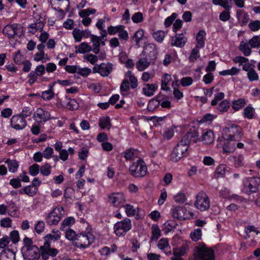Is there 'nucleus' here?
<instances>
[{
  "label": "nucleus",
  "mask_w": 260,
  "mask_h": 260,
  "mask_svg": "<svg viewBox=\"0 0 260 260\" xmlns=\"http://www.w3.org/2000/svg\"><path fill=\"white\" fill-rule=\"evenodd\" d=\"M142 53L149 60L150 62H153L154 63L158 54L156 45L153 43L146 45Z\"/></svg>",
  "instance_id": "9b49d317"
},
{
  "label": "nucleus",
  "mask_w": 260,
  "mask_h": 260,
  "mask_svg": "<svg viewBox=\"0 0 260 260\" xmlns=\"http://www.w3.org/2000/svg\"><path fill=\"white\" fill-rule=\"evenodd\" d=\"M22 255L24 259L28 260L38 259L41 255V250L35 245L30 247H23Z\"/></svg>",
  "instance_id": "6e6552de"
},
{
  "label": "nucleus",
  "mask_w": 260,
  "mask_h": 260,
  "mask_svg": "<svg viewBox=\"0 0 260 260\" xmlns=\"http://www.w3.org/2000/svg\"><path fill=\"white\" fill-rule=\"evenodd\" d=\"M61 218V214L58 208H54L46 218V223L49 225H56Z\"/></svg>",
  "instance_id": "2eb2a0df"
},
{
  "label": "nucleus",
  "mask_w": 260,
  "mask_h": 260,
  "mask_svg": "<svg viewBox=\"0 0 260 260\" xmlns=\"http://www.w3.org/2000/svg\"><path fill=\"white\" fill-rule=\"evenodd\" d=\"M199 48L198 47H195L190 53L189 57V60L190 62H194L200 56Z\"/></svg>",
  "instance_id": "a19ab883"
},
{
  "label": "nucleus",
  "mask_w": 260,
  "mask_h": 260,
  "mask_svg": "<svg viewBox=\"0 0 260 260\" xmlns=\"http://www.w3.org/2000/svg\"><path fill=\"white\" fill-rule=\"evenodd\" d=\"M124 208L127 216H133L136 214V210L132 205L126 204L124 206Z\"/></svg>",
  "instance_id": "0e129e2a"
},
{
  "label": "nucleus",
  "mask_w": 260,
  "mask_h": 260,
  "mask_svg": "<svg viewBox=\"0 0 260 260\" xmlns=\"http://www.w3.org/2000/svg\"><path fill=\"white\" fill-rule=\"evenodd\" d=\"M60 238V233L58 230H53L52 233L47 235L45 238L46 241L58 240Z\"/></svg>",
  "instance_id": "e433bc0d"
},
{
  "label": "nucleus",
  "mask_w": 260,
  "mask_h": 260,
  "mask_svg": "<svg viewBox=\"0 0 260 260\" xmlns=\"http://www.w3.org/2000/svg\"><path fill=\"white\" fill-rule=\"evenodd\" d=\"M38 189L33 186L29 185L23 188L24 193L29 197H34L37 192Z\"/></svg>",
  "instance_id": "ea45409f"
},
{
  "label": "nucleus",
  "mask_w": 260,
  "mask_h": 260,
  "mask_svg": "<svg viewBox=\"0 0 260 260\" xmlns=\"http://www.w3.org/2000/svg\"><path fill=\"white\" fill-rule=\"evenodd\" d=\"M131 174L135 177H143L147 172V168L145 162L141 158L134 162L129 167Z\"/></svg>",
  "instance_id": "7ed1b4c3"
},
{
  "label": "nucleus",
  "mask_w": 260,
  "mask_h": 260,
  "mask_svg": "<svg viewBox=\"0 0 260 260\" xmlns=\"http://www.w3.org/2000/svg\"><path fill=\"white\" fill-rule=\"evenodd\" d=\"M32 118L38 124H44L46 122L51 119L50 112L42 108H37L34 113Z\"/></svg>",
  "instance_id": "1a4fd4ad"
},
{
  "label": "nucleus",
  "mask_w": 260,
  "mask_h": 260,
  "mask_svg": "<svg viewBox=\"0 0 260 260\" xmlns=\"http://www.w3.org/2000/svg\"><path fill=\"white\" fill-rule=\"evenodd\" d=\"M177 14L175 13H173L170 16L168 17L165 21V25L166 27H168L171 25L173 22L176 18Z\"/></svg>",
  "instance_id": "bf43d9fd"
},
{
  "label": "nucleus",
  "mask_w": 260,
  "mask_h": 260,
  "mask_svg": "<svg viewBox=\"0 0 260 260\" xmlns=\"http://www.w3.org/2000/svg\"><path fill=\"white\" fill-rule=\"evenodd\" d=\"M113 64L111 63H102L100 65L96 64L93 68V73H99L101 76H108L112 71Z\"/></svg>",
  "instance_id": "f8f14e48"
},
{
  "label": "nucleus",
  "mask_w": 260,
  "mask_h": 260,
  "mask_svg": "<svg viewBox=\"0 0 260 260\" xmlns=\"http://www.w3.org/2000/svg\"><path fill=\"white\" fill-rule=\"evenodd\" d=\"M41 256L43 260H48L49 256H55L58 253L57 249L51 248L50 244L46 241L40 248Z\"/></svg>",
  "instance_id": "ddd939ff"
},
{
  "label": "nucleus",
  "mask_w": 260,
  "mask_h": 260,
  "mask_svg": "<svg viewBox=\"0 0 260 260\" xmlns=\"http://www.w3.org/2000/svg\"><path fill=\"white\" fill-rule=\"evenodd\" d=\"M202 232L200 229H197L190 233V237L194 241H197L201 238Z\"/></svg>",
  "instance_id": "864d4df0"
},
{
  "label": "nucleus",
  "mask_w": 260,
  "mask_h": 260,
  "mask_svg": "<svg viewBox=\"0 0 260 260\" xmlns=\"http://www.w3.org/2000/svg\"><path fill=\"white\" fill-rule=\"evenodd\" d=\"M244 188L247 192L253 193L257 192L260 189V178L249 177L244 182Z\"/></svg>",
  "instance_id": "9d476101"
},
{
  "label": "nucleus",
  "mask_w": 260,
  "mask_h": 260,
  "mask_svg": "<svg viewBox=\"0 0 260 260\" xmlns=\"http://www.w3.org/2000/svg\"><path fill=\"white\" fill-rule=\"evenodd\" d=\"M65 236L67 239L72 241L74 244V242L76 240L77 234L73 230L69 229L66 230Z\"/></svg>",
  "instance_id": "09e8293b"
},
{
  "label": "nucleus",
  "mask_w": 260,
  "mask_h": 260,
  "mask_svg": "<svg viewBox=\"0 0 260 260\" xmlns=\"http://www.w3.org/2000/svg\"><path fill=\"white\" fill-rule=\"evenodd\" d=\"M151 233L152 234L151 239L157 240L160 236V231L156 225H152L151 226Z\"/></svg>",
  "instance_id": "8fccbe9b"
},
{
  "label": "nucleus",
  "mask_w": 260,
  "mask_h": 260,
  "mask_svg": "<svg viewBox=\"0 0 260 260\" xmlns=\"http://www.w3.org/2000/svg\"><path fill=\"white\" fill-rule=\"evenodd\" d=\"M5 163L8 164L9 171L12 173L15 172L19 167L18 162L15 160L7 159Z\"/></svg>",
  "instance_id": "4c0bfd02"
},
{
  "label": "nucleus",
  "mask_w": 260,
  "mask_h": 260,
  "mask_svg": "<svg viewBox=\"0 0 260 260\" xmlns=\"http://www.w3.org/2000/svg\"><path fill=\"white\" fill-rule=\"evenodd\" d=\"M132 21L136 23L141 22L143 20V15L141 12L135 13L132 17Z\"/></svg>",
  "instance_id": "13d9d810"
},
{
  "label": "nucleus",
  "mask_w": 260,
  "mask_h": 260,
  "mask_svg": "<svg viewBox=\"0 0 260 260\" xmlns=\"http://www.w3.org/2000/svg\"><path fill=\"white\" fill-rule=\"evenodd\" d=\"M255 114V109L251 104L246 106L243 112L244 117L248 119H251L254 118Z\"/></svg>",
  "instance_id": "c85d7f7f"
},
{
  "label": "nucleus",
  "mask_w": 260,
  "mask_h": 260,
  "mask_svg": "<svg viewBox=\"0 0 260 260\" xmlns=\"http://www.w3.org/2000/svg\"><path fill=\"white\" fill-rule=\"evenodd\" d=\"M230 107V103L228 100H225L221 102L217 109L221 112H226Z\"/></svg>",
  "instance_id": "79ce46f5"
},
{
  "label": "nucleus",
  "mask_w": 260,
  "mask_h": 260,
  "mask_svg": "<svg viewBox=\"0 0 260 260\" xmlns=\"http://www.w3.org/2000/svg\"><path fill=\"white\" fill-rule=\"evenodd\" d=\"M40 170V166L37 164H34L29 167V174L33 176H36L38 174Z\"/></svg>",
  "instance_id": "052dcab7"
},
{
  "label": "nucleus",
  "mask_w": 260,
  "mask_h": 260,
  "mask_svg": "<svg viewBox=\"0 0 260 260\" xmlns=\"http://www.w3.org/2000/svg\"><path fill=\"white\" fill-rule=\"evenodd\" d=\"M53 153V149L52 148L50 147L46 148L42 153L43 157L46 159L50 158L52 157Z\"/></svg>",
  "instance_id": "338daca9"
},
{
  "label": "nucleus",
  "mask_w": 260,
  "mask_h": 260,
  "mask_svg": "<svg viewBox=\"0 0 260 260\" xmlns=\"http://www.w3.org/2000/svg\"><path fill=\"white\" fill-rule=\"evenodd\" d=\"M0 225L3 228H10L12 226V220L9 217H6L0 221Z\"/></svg>",
  "instance_id": "774afa93"
},
{
  "label": "nucleus",
  "mask_w": 260,
  "mask_h": 260,
  "mask_svg": "<svg viewBox=\"0 0 260 260\" xmlns=\"http://www.w3.org/2000/svg\"><path fill=\"white\" fill-rule=\"evenodd\" d=\"M237 16L238 20L241 21L243 25L247 23L249 17L247 14H243L241 10H238L237 12Z\"/></svg>",
  "instance_id": "c03bdc74"
},
{
  "label": "nucleus",
  "mask_w": 260,
  "mask_h": 260,
  "mask_svg": "<svg viewBox=\"0 0 260 260\" xmlns=\"http://www.w3.org/2000/svg\"><path fill=\"white\" fill-rule=\"evenodd\" d=\"M109 202L115 207H120L124 204L125 200L123 193H112L108 196Z\"/></svg>",
  "instance_id": "f3484780"
},
{
  "label": "nucleus",
  "mask_w": 260,
  "mask_h": 260,
  "mask_svg": "<svg viewBox=\"0 0 260 260\" xmlns=\"http://www.w3.org/2000/svg\"><path fill=\"white\" fill-rule=\"evenodd\" d=\"M75 49L76 53L82 54L88 52L92 50L90 46L85 42L81 43L78 46H76Z\"/></svg>",
  "instance_id": "7c9ffc66"
},
{
  "label": "nucleus",
  "mask_w": 260,
  "mask_h": 260,
  "mask_svg": "<svg viewBox=\"0 0 260 260\" xmlns=\"http://www.w3.org/2000/svg\"><path fill=\"white\" fill-rule=\"evenodd\" d=\"M132 226L131 220L126 218L114 224V232L118 236H124L131 229Z\"/></svg>",
  "instance_id": "39448f33"
},
{
  "label": "nucleus",
  "mask_w": 260,
  "mask_h": 260,
  "mask_svg": "<svg viewBox=\"0 0 260 260\" xmlns=\"http://www.w3.org/2000/svg\"><path fill=\"white\" fill-rule=\"evenodd\" d=\"M91 41L93 43V52L95 54H98L100 52L101 37L92 35L91 36Z\"/></svg>",
  "instance_id": "a878e982"
},
{
  "label": "nucleus",
  "mask_w": 260,
  "mask_h": 260,
  "mask_svg": "<svg viewBox=\"0 0 260 260\" xmlns=\"http://www.w3.org/2000/svg\"><path fill=\"white\" fill-rule=\"evenodd\" d=\"M158 86L155 84H147L143 88L144 94L147 96H151L154 95Z\"/></svg>",
  "instance_id": "4be33fe9"
},
{
  "label": "nucleus",
  "mask_w": 260,
  "mask_h": 260,
  "mask_svg": "<svg viewBox=\"0 0 260 260\" xmlns=\"http://www.w3.org/2000/svg\"><path fill=\"white\" fill-rule=\"evenodd\" d=\"M158 96L156 98V99H153L150 100L147 106V109L149 111H153L156 108L158 107L160 105V102L159 100L158 99Z\"/></svg>",
  "instance_id": "58836bf2"
},
{
  "label": "nucleus",
  "mask_w": 260,
  "mask_h": 260,
  "mask_svg": "<svg viewBox=\"0 0 260 260\" xmlns=\"http://www.w3.org/2000/svg\"><path fill=\"white\" fill-rule=\"evenodd\" d=\"M45 23L42 21H39L37 22L30 24L28 26L29 31L33 34H35L37 30L43 31Z\"/></svg>",
  "instance_id": "393cba45"
},
{
  "label": "nucleus",
  "mask_w": 260,
  "mask_h": 260,
  "mask_svg": "<svg viewBox=\"0 0 260 260\" xmlns=\"http://www.w3.org/2000/svg\"><path fill=\"white\" fill-rule=\"evenodd\" d=\"M197 133L195 131L188 132L183 137L176 146L173 149L171 155L172 161H178L186 155L190 140L192 138L197 136Z\"/></svg>",
  "instance_id": "f257e3e1"
},
{
  "label": "nucleus",
  "mask_w": 260,
  "mask_h": 260,
  "mask_svg": "<svg viewBox=\"0 0 260 260\" xmlns=\"http://www.w3.org/2000/svg\"><path fill=\"white\" fill-rule=\"evenodd\" d=\"M228 130L230 133L229 136V141L224 144L223 151L225 153H231L234 152L236 149L235 144L232 142L240 140L242 129L239 126L232 124L228 127Z\"/></svg>",
  "instance_id": "f03ea898"
},
{
  "label": "nucleus",
  "mask_w": 260,
  "mask_h": 260,
  "mask_svg": "<svg viewBox=\"0 0 260 260\" xmlns=\"http://www.w3.org/2000/svg\"><path fill=\"white\" fill-rule=\"evenodd\" d=\"M96 12V10L92 8H88L85 10L80 11L79 12V15L81 17L84 18L88 16L91 14H94Z\"/></svg>",
  "instance_id": "5fc2aeb1"
},
{
  "label": "nucleus",
  "mask_w": 260,
  "mask_h": 260,
  "mask_svg": "<svg viewBox=\"0 0 260 260\" xmlns=\"http://www.w3.org/2000/svg\"><path fill=\"white\" fill-rule=\"evenodd\" d=\"M125 26L122 25H119L116 26H110L108 28V33L110 35H113L118 33L121 29H123Z\"/></svg>",
  "instance_id": "de8ad7c7"
},
{
  "label": "nucleus",
  "mask_w": 260,
  "mask_h": 260,
  "mask_svg": "<svg viewBox=\"0 0 260 260\" xmlns=\"http://www.w3.org/2000/svg\"><path fill=\"white\" fill-rule=\"evenodd\" d=\"M166 36L165 32L162 30H157L152 34L153 38L157 42L161 43L164 40Z\"/></svg>",
  "instance_id": "37998d69"
},
{
  "label": "nucleus",
  "mask_w": 260,
  "mask_h": 260,
  "mask_svg": "<svg viewBox=\"0 0 260 260\" xmlns=\"http://www.w3.org/2000/svg\"><path fill=\"white\" fill-rule=\"evenodd\" d=\"M10 123L11 127L16 130L23 129L27 125L26 120L19 114L13 115Z\"/></svg>",
  "instance_id": "4468645a"
},
{
  "label": "nucleus",
  "mask_w": 260,
  "mask_h": 260,
  "mask_svg": "<svg viewBox=\"0 0 260 260\" xmlns=\"http://www.w3.org/2000/svg\"><path fill=\"white\" fill-rule=\"evenodd\" d=\"M1 260H14L15 254L10 249L4 250L1 253Z\"/></svg>",
  "instance_id": "2f4dec72"
},
{
  "label": "nucleus",
  "mask_w": 260,
  "mask_h": 260,
  "mask_svg": "<svg viewBox=\"0 0 260 260\" xmlns=\"http://www.w3.org/2000/svg\"><path fill=\"white\" fill-rule=\"evenodd\" d=\"M194 205L201 211L208 210L210 207V200L207 194L203 191H200L196 196Z\"/></svg>",
  "instance_id": "20e7f679"
},
{
  "label": "nucleus",
  "mask_w": 260,
  "mask_h": 260,
  "mask_svg": "<svg viewBox=\"0 0 260 260\" xmlns=\"http://www.w3.org/2000/svg\"><path fill=\"white\" fill-rule=\"evenodd\" d=\"M172 215L174 218L180 220H184L187 218L185 215V209L180 206H177L172 208Z\"/></svg>",
  "instance_id": "a211bd4d"
},
{
  "label": "nucleus",
  "mask_w": 260,
  "mask_h": 260,
  "mask_svg": "<svg viewBox=\"0 0 260 260\" xmlns=\"http://www.w3.org/2000/svg\"><path fill=\"white\" fill-rule=\"evenodd\" d=\"M224 98V94L223 92H220L216 94L214 96V99L211 101V105L215 106L217 105L218 102Z\"/></svg>",
  "instance_id": "6e6d98bb"
},
{
  "label": "nucleus",
  "mask_w": 260,
  "mask_h": 260,
  "mask_svg": "<svg viewBox=\"0 0 260 260\" xmlns=\"http://www.w3.org/2000/svg\"><path fill=\"white\" fill-rule=\"evenodd\" d=\"M49 89L44 91L42 92L41 97L45 101H49L54 97V92L53 91V84L48 85Z\"/></svg>",
  "instance_id": "cd10ccee"
},
{
  "label": "nucleus",
  "mask_w": 260,
  "mask_h": 260,
  "mask_svg": "<svg viewBox=\"0 0 260 260\" xmlns=\"http://www.w3.org/2000/svg\"><path fill=\"white\" fill-rule=\"evenodd\" d=\"M187 41V38L182 34H177L172 38L171 46L178 47H182Z\"/></svg>",
  "instance_id": "6ab92c4d"
},
{
  "label": "nucleus",
  "mask_w": 260,
  "mask_h": 260,
  "mask_svg": "<svg viewBox=\"0 0 260 260\" xmlns=\"http://www.w3.org/2000/svg\"><path fill=\"white\" fill-rule=\"evenodd\" d=\"M94 241L93 236L88 234H78L76 240L74 242V245L80 248H86L88 247Z\"/></svg>",
  "instance_id": "423d86ee"
},
{
  "label": "nucleus",
  "mask_w": 260,
  "mask_h": 260,
  "mask_svg": "<svg viewBox=\"0 0 260 260\" xmlns=\"http://www.w3.org/2000/svg\"><path fill=\"white\" fill-rule=\"evenodd\" d=\"M45 229V223L43 221H38L35 227V230L37 234H41Z\"/></svg>",
  "instance_id": "680f3d73"
},
{
  "label": "nucleus",
  "mask_w": 260,
  "mask_h": 260,
  "mask_svg": "<svg viewBox=\"0 0 260 260\" xmlns=\"http://www.w3.org/2000/svg\"><path fill=\"white\" fill-rule=\"evenodd\" d=\"M224 165H219L216 169L215 175L217 178L224 177L226 173L229 172Z\"/></svg>",
  "instance_id": "f704fd0d"
},
{
  "label": "nucleus",
  "mask_w": 260,
  "mask_h": 260,
  "mask_svg": "<svg viewBox=\"0 0 260 260\" xmlns=\"http://www.w3.org/2000/svg\"><path fill=\"white\" fill-rule=\"evenodd\" d=\"M247 77L250 81H257L259 79L258 75L254 69L247 73Z\"/></svg>",
  "instance_id": "e2e57ef3"
},
{
  "label": "nucleus",
  "mask_w": 260,
  "mask_h": 260,
  "mask_svg": "<svg viewBox=\"0 0 260 260\" xmlns=\"http://www.w3.org/2000/svg\"><path fill=\"white\" fill-rule=\"evenodd\" d=\"M151 64H154V63L150 62L147 57H141L137 62L136 68L139 71H143Z\"/></svg>",
  "instance_id": "aec40b11"
},
{
  "label": "nucleus",
  "mask_w": 260,
  "mask_h": 260,
  "mask_svg": "<svg viewBox=\"0 0 260 260\" xmlns=\"http://www.w3.org/2000/svg\"><path fill=\"white\" fill-rule=\"evenodd\" d=\"M58 104L61 107L67 108L71 111L76 110L79 108V105L76 100L69 98L67 96H65L61 99Z\"/></svg>",
  "instance_id": "dca6fc26"
},
{
  "label": "nucleus",
  "mask_w": 260,
  "mask_h": 260,
  "mask_svg": "<svg viewBox=\"0 0 260 260\" xmlns=\"http://www.w3.org/2000/svg\"><path fill=\"white\" fill-rule=\"evenodd\" d=\"M248 26L252 31H257L260 28V21L259 20L253 21L249 23Z\"/></svg>",
  "instance_id": "69168bd1"
},
{
  "label": "nucleus",
  "mask_w": 260,
  "mask_h": 260,
  "mask_svg": "<svg viewBox=\"0 0 260 260\" xmlns=\"http://www.w3.org/2000/svg\"><path fill=\"white\" fill-rule=\"evenodd\" d=\"M246 103V100L244 99H239L232 102V108L235 111H238L243 108Z\"/></svg>",
  "instance_id": "72a5a7b5"
},
{
  "label": "nucleus",
  "mask_w": 260,
  "mask_h": 260,
  "mask_svg": "<svg viewBox=\"0 0 260 260\" xmlns=\"http://www.w3.org/2000/svg\"><path fill=\"white\" fill-rule=\"evenodd\" d=\"M157 247L159 249L165 250L164 252L166 254H171V251L170 250V247H169V240L167 238L160 239L157 244Z\"/></svg>",
  "instance_id": "412c9836"
},
{
  "label": "nucleus",
  "mask_w": 260,
  "mask_h": 260,
  "mask_svg": "<svg viewBox=\"0 0 260 260\" xmlns=\"http://www.w3.org/2000/svg\"><path fill=\"white\" fill-rule=\"evenodd\" d=\"M72 34L76 42H79L81 41L83 38L82 31L80 29L75 28L73 30Z\"/></svg>",
  "instance_id": "3c124183"
},
{
  "label": "nucleus",
  "mask_w": 260,
  "mask_h": 260,
  "mask_svg": "<svg viewBox=\"0 0 260 260\" xmlns=\"http://www.w3.org/2000/svg\"><path fill=\"white\" fill-rule=\"evenodd\" d=\"M143 36L144 31L142 29L138 30L135 32L133 37V39L137 45H139L140 41L143 38Z\"/></svg>",
  "instance_id": "4d7b16f0"
},
{
  "label": "nucleus",
  "mask_w": 260,
  "mask_h": 260,
  "mask_svg": "<svg viewBox=\"0 0 260 260\" xmlns=\"http://www.w3.org/2000/svg\"><path fill=\"white\" fill-rule=\"evenodd\" d=\"M111 125L110 118L109 117L106 116L100 119L99 125L102 128H107L109 129Z\"/></svg>",
  "instance_id": "c9c22d12"
},
{
  "label": "nucleus",
  "mask_w": 260,
  "mask_h": 260,
  "mask_svg": "<svg viewBox=\"0 0 260 260\" xmlns=\"http://www.w3.org/2000/svg\"><path fill=\"white\" fill-rule=\"evenodd\" d=\"M3 31L9 39H13L16 36L20 37L22 35V27L17 23L8 24L4 27Z\"/></svg>",
  "instance_id": "0eeeda50"
},
{
  "label": "nucleus",
  "mask_w": 260,
  "mask_h": 260,
  "mask_svg": "<svg viewBox=\"0 0 260 260\" xmlns=\"http://www.w3.org/2000/svg\"><path fill=\"white\" fill-rule=\"evenodd\" d=\"M251 48L249 44V42L247 43L245 41H241L239 46V50L246 56H248L251 53Z\"/></svg>",
  "instance_id": "bb28decb"
},
{
  "label": "nucleus",
  "mask_w": 260,
  "mask_h": 260,
  "mask_svg": "<svg viewBox=\"0 0 260 260\" xmlns=\"http://www.w3.org/2000/svg\"><path fill=\"white\" fill-rule=\"evenodd\" d=\"M240 71V69H238L235 67H233L231 69L224 70L221 71L219 73V74L221 76H226V75H235L237 74Z\"/></svg>",
  "instance_id": "49530a36"
},
{
  "label": "nucleus",
  "mask_w": 260,
  "mask_h": 260,
  "mask_svg": "<svg viewBox=\"0 0 260 260\" xmlns=\"http://www.w3.org/2000/svg\"><path fill=\"white\" fill-rule=\"evenodd\" d=\"M188 250V245L187 243H183L180 247L173 249V254L178 256L185 255Z\"/></svg>",
  "instance_id": "5701e85b"
},
{
  "label": "nucleus",
  "mask_w": 260,
  "mask_h": 260,
  "mask_svg": "<svg viewBox=\"0 0 260 260\" xmlns=\"http://www.w3.org/2000/svg\"><path fill=\"white\" fill-rule=\"evenodd\" d=\"M214 140L213 132L211 130L207 131L202 136V141L206 144H211Z\"/></svg>",
  "instance_id": "c756f323"
},
{
  "label": "nucleus",
  "mask_w": 260,
  "mask_h": 260,
  "mask_svg": "<svg viewBox=\"0 0 260 260\" xmlns=\"http://www.w3.org/2000/svg\"><path fill=\"white\" fill-rule=\"evenodd\" d=\"M249 44L252 48L260 47V35L254 36L248 41Z\"/></svg>",
  "instance_id": "a18cd8bd"
},
{
  "label": "nucleus",
  "mask_w": 260,
  "mask_h": 260,
  "mask_svg": "<svg viewBox=\"0 0 260 260\" xmlns=\"http://www.w3.org/2000/svg\"><path fill=\"white\" fill-rule=\"evenodd\" d=\"M51 166L49 164L46 163L40 168V173L44 176H48L51 173Z\"/></svg>",
  "instance_id": "603ef678"
},
{
  "label": "nucleus",
  "mask_w": 260,
  "mask_h": 260,
  "mask_svg": "<svg viewBox=\"0 0 260 260\" xmlns=\"http://www.w3.org/2000/svg\"><path fill=\"white\" fill-rule=\"evenodd\" d=\"M75 222V219L72 217H68L63 220L60 227L61 231L67 230L68 228L73 224Z\"/></svg>",
  "instance_id": "473e14b6"
},
{
  "label": "nucleus",
  "mask_w": 260,
  "mask_h": 260,
  "mask_svg": "<svg viewBox=\"0 0 260 260\" xmlns=\"http://www.w3.org/2000/svg\"><path fill=\"white\" fill-rule=\"evenodd\" d=\"M206 35V33L204 30H201L199 31L196 36V41L198 44L196 47H198L200 48H202L204 47Z\"/></svg>",
  "instance_id": "b1692460"
}]
</instances>
